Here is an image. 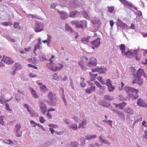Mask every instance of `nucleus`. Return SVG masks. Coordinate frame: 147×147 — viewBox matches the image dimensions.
I'll list each match as a JSON object with an SVG mask.
<instances>
[{"label":"nucleus","instance_id":"12","mask_svg":"<svg viewBox=\"0 0 147 147\" xmlns=\"http://www.w3.org/2000/svg\"><path fill=\"white\" fill-rule=\"evenodd\" d=\"M60 94H62V95H61V97L62 98V100L64 102L65 105L66 106L67 105V103L65 100L64 94V89L62 88H60Z\"/></svg>","mask_w":147,"mask_h":147},{"label":"nucleus","instance_id":"1","mask_svg":"<svg viewBox=\"0 0 147 147\" xmlns=\"http://www.w3.org/2000/svg\"><path fill=\"white\" fill-rule=\"evenodd\" d=\"M124 90L127 92L128 93V96L132 98L136 99L138 96L137 95L138 92V90L133 88H130L127 86H125L124 88Z\"/></svg>","mask_w":147,"mask_h":147},{"label":"nucleus","instance_id":"57","mask_svg":"<svg viewBox=\"0 0 147 147\" xmlns=\"http://www.w3.org/2000/svg\"><path fill=\"white\" fill-rule=\"evenodd\" d=\"M129 5L131 7L133 8L135 10H137V8L135 7L134 5L131 3H129L127 5Z\"/></svg>","mask_w":147,"mask_h":147},{"label":"nucleus","instance_id":"6","mask_svg":"<svg viewBox=\"0 0 147 147\" xmlns=\"http://www.w3.org/2000/svg\"><path fill=\"white\" fill-rule=\"evenodd\" d=\"M88 60V58L85 56H83L82 57L81 59V60L79 61L78 62V64L80 66V67L83 70H85L86 69V67L85 66V61L84 60Z\"/></svg>","mask_w":147,"mask_h":147},{"label":"nucleus","instance_id":"39","mask_svg":"<svg viewBox=\"0 0 147 147\" xmlns=\"http://www.w3.org/2000/svg\"><path fill=\"white\" fill-rule=\"evenodd\" d=\"M40 89L43 92H45L47 90V88L45 86H42L40 87Z\"/></svg>","mask_w":147,"mask_h":147},{"label":"nucleus","instance_id":"13","mask_svg":"<svg viewBox=\"0 0 147 147\" xmlns=\"http://www.w3.org/2000/svg\"><path fill=\"white\" fill-rule=\"evenodd\" d=\"M137 104L139 106L146 107L147 106V104L141 99H139L138 100L137 102Z\"/></svg>","mask_w":147,"mask_h":147},{"label":"nucleus","instance_id":"19","mask_svg":"<svg viewBox=\"0 0 147 147\" xmlns=\"http://www.w3.org/2000/svg\"><path fill=\"white\" fill-rule=\"evenodd\" d=\"M89 75L90 76V80L91 81H94L96 79V77L98 76V74H92L91 73V72L89 73Z\"/></svg>","mask_w":147,"mask_h":147},{"label":"nucleus","instance_id":"36","mask_svg":"<svg viewBox=\"0 0 147 147\" xmlns=\"http://www.w3.org/2000/svg\"><path fill=\"white\" fill-rule=\"evenodd\" d=\"M82 13L83 15H84V17L86 19H89V18L86 11H82Z\"/></svg>","mask_w":147,"mask_h":147},{"label":"nucleus","instance_id":"28","mask_svg":"<svg viewBox=\"0 0 147 147\" xmlns=\"http://www.w3.org/2000/svg\"><path fill=\"white\" fill-rule=\"evenodd\" d=\"M5 95L4 94H2L0 97V101L2 104H3L5 103L6 98H5Z\"/></svg>","mask_w":147,"mask_h":147},{"label":"nucleus","instance_id":"32","mask_svg":"<svg viewBox=\"0 0 147 147\" xmlns=\"http://www.w3.org/2000/svg\"><path fill=\"white\" fill-rule=\"evenodd\" d=\"M133 55V54L132 53L129 51H128L126 52L125 55V56L128 58H130L132 57Z\"/></svg>","mask_w":147,"mask_h":147},{"label":"nucleus","instance_id":"29","mask_svg":"<svg viewBox=\"0 0 147 147\" xmlns=\"http://www.w3.org/2000/svg\"><path fill=\"white\" fill-rule=\"evenodd\" d=\"M78 144L77 142H71L69 146V147H78Z\"/></svg>","mask_w":147,"mask_h":147},{"label":"nucleus","instance_id":"27","mask_svg":"<svg viewBox=\"0 0 147 147\" xmlns=\"http://www.w3.org/2000/svg\"><path fill=\"white\" fill-rule=\"evenodd\" d=\"M119 26L122 29L125 30H127V25L123 22H122Z\"/></svg>","mask_w":147,"mask_h":147},{"label":"nucleus","instance_id":"23","mask_svg":"<svg viewBox=\"0 0 147 147\" xmlns=\"http://www.w3.org/2000/svg\"><path fill=\"white\" fill-rule=\"evenodd\" d=\"M104 98L106 100L110 101L113 100L114 99V98L113 97L110 96L108 94L105 95L104 96Z\"/></svg>","mask_w":147,"mask_h":147},{"label":"nucleus","instance_id":"22","mask_svg":"<svg viewBox=\"0 0 147 147\" xmlns=\"http://www.w3.org/2000/svg\"><path fill=\"white\" fill-rule=\"evenodd\" d=\"M86 121L85 120H83L81 123H80L78 126L79 128H84V126L86 125Z\"/></svg>","mask_w":147,"mask_h":147},{"label":"nucleus","instance_id":"53","mask_svg":"<svg viewBox=\"0 0 147 147\" xmlns=\"http://www.w3.org/2000/svg\"><path fill=\"white\" fill-rule=\"evenodd\" d=\"M28 67H32L34 69H38V67H37L30 64H28Z\"/></svg>","mask_w":147,"mask_h":147},{"label":"nucleus","instance_id":"56","mask_svg":"<svg viewBox=\"0 0 147 147\" xmlns=\"http://www.w3.org/2000/svg\"><path fill=\"white\" fill-rule=\"evenodd\" d=\"M41 59H42V61H46L47 60L46 58V56L44 55H42L41 57Z\"/></svg>","mask_w":147,"mask_h":147},{"label":"nucleus","instance_id":"11","mask_svg":"<svg viewBox=\"0 0 147 147\" xmlns=\"http://www.w3.org/2000/svg\"><path fill=\"white\" fill-rule=\"evenodd\" d=\"M144 73V71L142 69H139L137 70L136 74H134V76L136 77L140 78Z\"/></svg>","mask_w":147,"mask_h":147},{"label":"nucleus","instance_id":"51","mask_svg":"<svg viewBox=\"0 0 147 147\" xmlns=\"http://www.w3.org/2000/svg\"><path fill=\"white\" fill-rule=\"evenodd\" d=\"M143 137L147 140V130L144 131V134L143 135Z\"/></svg>","mask_w":147,"mask_h":147},{"label":"nucleus","instance_id":"4","mask_svg":"<svg viewBox=\"0 0 147 147\" xmlns=\"http://www.w3.org/2000/svg\"><path fill=\"white\" fill-rule=\"evenodd\" d=\"M43 25L42 23L36 22L35 23L34 30L37 32H40L43 30Z\"/></svg>","mask_w":147,"mask_h":147},{"label":"nucleus","instance_id":"5","mask_svg":"<svg viewBox=\"0 0 147 147\" xmlns=\"http://www.w3.org/2000/svg\"><path fill=\"white\" fill-rule=\"evenodd\" d=\"M96 63L97 60L93 57H91L89 59L88 62L86 63V65L90 67L96 66Z\"/></svg>","mask_w":147,"mask_h":147},{"label":"nucleus","instance_id":"34","mask_svg":"<svg viewBox=\"0 0 147 147\" xmlns=\"http://www.w3.org/2000/svg\"><path fill=\"white\" fill-rule=\"evenodd\" d=\"M80 84L82 87H84L86 85L85 83H84V78H81Z\"/></svg>","mask_w":147,"mask_h":147},{"label":"nucleus","instance_id":"16","mask_svg":"<svg viewBox=\"0 0 147 147\" xmlns=\"http://www.w3.org/2000/svg\"><path fill=\"white\" fill-rule=\"evenodd\" d=\"M127 103L125 102H123L120 103L119 104H115V105L116 107H118L120 109H123V107L126 105Z\"/></svg>","mask_w":147,"mask_h":147},{"label":"nucleus","instance_id":"25","mask_svg":"<svg viewBox=\"0 0 147 147\" xmlns=\"http://www.w3.org/2000/svg\"><path fill=\"white\" fill-rule=\"evenodd\" d=\"M117 113L119 117L121 119H124L125 117L123 113L119 111H117L116 112Z\"/></svg>","mask_w":147,"mask_h":147},{"label":"nucleus","instance_id":"17","mask_svg":"<svg viewBox=\"0 0 147 147\" xmlns=\"http://www.w3.org/2000/svg\"><path fill=\"white\" fill-rule=\"evenodd\" d=\"M59 65L60 67H50V69L51 70L55 71H56L57 69H61L63 67V65L62 64H60Z\"/></svg>","mask_w":147,"mask_h":147},{"label":"nucleus","instance_id":"41","mask_svg":"<svg viewBox=\"0 0 147 147\" xmlns=\"http://www.w3.org/2000/svg\"><path fill=\"white\" fill-rule=\"evenodd\" d=\"M15 134L18 137H20L22 134V131H19L17 132H14Z\"/></svg>","mask_w":147,"mask_h":147},{"label":"nucleus","instance_id":"24","mask_svg":"<svg viewBox=\"0 0 147 147\" xmlns=\"http://www.w3.org/2000/svg\"><path fill=\"white\" fill-rule=\"evenodd\" d=\"M21 127V125L20 124H16L15 126V128L14 129V132H17L18 131H20V129Z\"/></svg>","mask_w":147,"mask_h":147},{"label":"nucleus","instance_id":"60","mask_svg":"<svg viewBox=\"0 0 147 147\" xmlns=\"http://www.w3.org/2000/svg\"><path fill=\"white\" fill-rule=\"evenodd\" d=\"M46 115L47 117L49 119H51L52 116L51 114H50L49 112H48L46 114Z\"/></svg>","mask_w":147,"mask_h":147},{"label":"nucleus","instance_id":"50","mask_svg":"<svg viewBox=\"0 0 147 147\" xmlns=\"http://www.w3.org/2000/svg\"><path fill=\"white\" fill-rule=\"evenodd\" d=\"M137 83L140 86L141 85L143 84V81L139 77V80L138 81Z\"/></svg>","mask_w":147,"mask_h":147},{"label":"nucleus","instance_id":"10","mask_svg":"<svg viewBox=\"0 0 147 147\" xmlns=\"http://www.w3.org/2000/svg\"><path fill=\"white\" fill-rule=\"evenodd\" d=\"M1 60L3 62L8 63H14V61L10 58L6 57H4Z\"/></svg>","mask_w":147,"mask_h":147},{"label":"nucleus","instance_id":"31","mask_svg":"<svg viewBox=\"0 0 147 147\" xmlns=\"http://www.w3.org/2000/svg\"><path fill=\"white\" fill-rule=\"evenodd\" d=\"M107 71V69L106 68H102L100 67L98 68V72L100 73L104 74Z\"/></svg>","mask_w":147,"mask_h":147},{"label":"nucleus","instance_id":"2","mask_svg":"<svg viewBox=\"0 0 147 147\" xmlns=\"http://www.w3.org/2000/svg\"><path fill=\"white\" fill-rule=\"evenodd\" d=\"M47 96L50 101L46 100V102L49 105L53 106L56 105L57 99L56 96V94L51 92H50L48 94Z\"/></svg>","mask_w":147,"mask_h":147},{"label":"nucleus","instance_id":"37","mask_svg":"<svg viewBox=\"0 0 147 147\" xmlns=\"http://www.w3.org/2000/svg\"><path fill=\"white\" fill-rule=\"evenodd\" d=\"M115 87L113 86L112 85L109 86V87H108V89L109 91L113 92L114 90H115Z\"/></svg>","mask_w":147,"mask_h":147},{"label":"nucleus","instance_id":"7","mask_svg":"<svg viewBox=\"0 0 147 147\" xmlns=\"http://www.w3.org/2000/svg\"><path fill=\"white\" fill-rule=\"evenodd\" d=\"M100 38H98L94 41H92L91 42L92 46V48L94 49L95 47L98 48V46L100 45Z\"/></svg>","mask_w":147,"mask_h":147},{"label":"nucleus","instance_id":"30","mask_svg":"<svg viewBox=\"0 0 147 147\" xmlns=\"http://www.w3.org/2000/svg\"><path fill=\"white\" fill-rule=\"evenodd\" d=\"M14 65L16 67V69L17 70H19L22 68V66L21 65L17 63H16Z\"/></svg>","mask_w":147,"mask_h":147},{"label":"nucleus","instance_id":"20","mask_svg":"<svg viewBox=\"0 0 147 147\" xmlns=\"http://www.w3.org/2000/svg\"><path fill=\"white\" fill-rule=\"evenodd\" d=\"M69 127L72 128L73 130H76L78 129L77 125L75 123H72L69 125Z\"/></svg>","mask_w":147,"mask_h":147},{"label":"nucleus","instance_id":"15","mask_svg":"<svg viewBox=\"0 0 147 147\" xmlns=\"http://www.w3.org/2000/svg\"><path fill=\"white\" fill-rule=\"evenodd\" d=\"M124 111L126 113H128L129 115H132L134 113V112L131 108L128 107L124 109Z\"/></svg>","mask_w":147,"mask_h":147},{"label":"nucleus","instance_id":"35","mask_svg":"<svg viewBox=\"0 0 147 147\" xmlns=\"http://www.w3.org/2000/svg\"><path fill=\"white\" fill-rule=\"evenodd\" d=\"M78 12L77 11H73L70 13V16L71 17L74 18L77 15V13Z\"/></svg>","mask_w":147,"mask_h":147},{"label":"nucleus","instance_id":"47","mask_svg":"<svg viewBox=\"0 0 147 147\" xmlns=\"http://www.w3.org/2000/svg\"><path fill=\"white\" fill-rule=\"evenodd\" d=\"M39 121L41 123H43L46 121L45 119L42 117H39Z\"/></svg>","mask_w":147,"mask_h":147},{"label":"nucleus","instance_id":"62","mask_svg":"<svg viewBox=\"0 0 147 147\" xmlns=\"http://www.w3.org/2000/svg\"><path fill=\"white\" fill-rule=\"evenodd\" d=\"M51 38V37L49 35H47V40H47V42H50Z\"/></svg>","mask_w":147,"mask_h":147},{"label":"nucleus","instance_id":"40","mask_svg":"<svg viewBox=\"0 0 147 147\" xmlns=\"http://www.w3.org/2000/svg\"><path fill=\"white\" fill-rule=\"evenodd\" d=\"M2 24L5 26H11L12 25V23L10 22H4L2 23Z\"/></svg>","mask_w":147,"mask_h":147},{"label":"nucleus","instance_id":"26","mask_svg":"<svg viewBox=\"0 0 147 147\" xmlns=\"http://www.w3.org/2000/svg\"><path fill=\"white\" fill-rule=\"evenodd\" d=\"M65 28L66 30L67 31H70L71 32L74 31L72 28L67 24H65Z\"/></svg>","mask_w":147,"mask_h":147},{"label":"nucleus","instance_id":"43","mask_svg":"<svg viewBox=\"0 0 147 147\" xmlns=\"http://www.w3.org/2000/svg\"><path fill=\"white\" fill-rule=\"evenodd\" d=\"M4 118V116H0V124L2 125H3L4 124V122L3 121Z\"/></svg>","mask_w":147,"mask_h":147},{"label":"nucleus","instance_id":"58","mask_svg":"<svg viewBox=\"0 0 147 147\" xmlns=\"http://www.w3.org/2000/svg\"><path fill=\"white\" fill-rule=\"evenodd\" d=\"M109 125L111 127H112V121L110 120H107L106 123Z\"/></svg>","mask_w":147,"mask_h":147},{"label":"nucleus","instance_id":"54","mask_svg":"<svg viewBox=\"0 0 147 147\" xmlns=\"http://www.w3.org/2000/svg\"><path fill=\"white\" fill-rule=\"evenodd\" d=\"M136 78L133 80V81L132 83L133 84H134L136 83H138V80H139V77H136Z\"/></svg>","mask_w":147,"mask_h":147},{"label":"nucleus","instance_id":"44","mask_svg":"<svg viewBox=\"0 0 147 147\" xmlns=\"http://www.w3.org/2000/svg\"><path fill=\"white\" fill-rule=\"evenodd\" d=\"M106 84L107 87H109L112 85L110 80L109 79H107L106 80Z\"/></svg>","mask_w":147,"mask_h":147},{"label":"nucleus","instance_id":"45","mask_svg":"<svg viewBox=\"0 0 147 147\" xmlns=\"http://www.w3.org/2000/svg\"><path fill=\"white\" fill-rule=\"evenodd\" d=\"M120 1L125 6H127V5L129 4V3L125 0H120Z\"/></svg>","mask_w":147,"mask_h":147},{"label":"nucleus","instance_id":"52","mask_svg":"<svg viewBox=\"0 0 147 147\" xmlns=\"http://www.w3.org/2000/svg\"><path fill=\"white\" fill-rule=\"evenodd\" d=\"M120 50H125V47L124 44H121L120 46Z\"/></svg>","mask_w":147,"mask_h":147},{"label":"nucleus","instance_id":"46","mask_svg":"<svg viewBox=\"0 0 147 147\" xmlns=\"http://www.w3.org/2000/svg\"><path fill=\"white\" fill-rule=\"evenodd\" d=\"M107 8L108 9V10H109V11L110 13H111L114 10V7H109L108 6L107 7Z\"/></svg>","mask_w":147,"mask_h":147},{"label":"nucleus","instance_id":"42","mask_svg":"<svg viewBox=\"0 0 147 147\" xmlns=\"http://www.w3.org/2000/svg\"><path fill=\"white\" fill-rule=\"evenodd\" d=\"M27 16L28 19L30 18H36L37 16L36 15H34L32 14H28L27 15Z\"/></svg>","mask_w":147,"mask_h":147},{"label":"nucleus","instance_id":"61","mask_svg":"<svg viewBox=\"0 0 147 147\" xmlns=\"http://www.w3.org/2000/svg\"><path fill=\"white\" fill-rule=\"evenodd\" d=\"M7 141V142H5V143L8 144H11L13 143L12 141L10 140H8Z\"/></svg>","mask_w":147,"mask_h":147},{"label":"nucleus","instance_id":"14","mask_svg":"<svg viewBox=\"0 0 147 147\" xmlns=\"http://www.w3.org/2000/svg\"><path fill=\"white\" fill-rule=\"evenodd\" d=\"M95 87L94 86L88 87L86 90V92L90 94L92 91H95Z\"/></svg>","mask_w":147,"mask_h":147},{"label":"nucleus","instance_id":"9","mask_svg":"<svg viewBox=\"0 0 147 147\" xmlns=\"http://www.w3.org/2000/svg\"><path fill=\"white\" fill-rule=\"evenodd\" d=\"M58 12L60 14V17L62 19L65 20L68 17V14L65 11L57 10Z\"/></svg>","mask_w":147,"mask_h":147},{"label":"nucleus","instance_id":"8","mask_svg":"<svg viewBox=\"0 0 147 147\" xmlns=\"http://www.w3.org/2000/svg\"><path fill=\"white\" fill-rule=\"evenodd\" d=\"M40 108L41 109V112L43 114H45L47 110V106L43 102H39Z\"/></svg>","mask_w":147,"mask_h":147},{"label":"nucleus","instance_id":"21","mask_svg":"<svg viewBox=\"0 0 147 147\" xmlns=\"http://www.w3.org/2000/svg\"><path fill=\"white\" fill-rule=\"evenodd\" d=\"M20 23L16 22H14L13 24V27L15 29H18L19 30L21 29V27L19 25Z\"/></svg>","mask_w":147,"mask_h":147},{"label":"nucleus","instance_id":"64","mask_svg":"<svg viewBox=\"0 0 147 147\" xmlns=\"http://www.w3.org/2000/svg\"><path fill=\"white\" fill-rule=\"evenodd\" d=\"M30 115L31 117H33L35 116V113L33 111H31V112H30Z\"/></svg>","mask_w":147,"mask_h":147},{"label":"nucleus","instance_id":"33","mask_svg":"<svg viewBox=\"0 0 147 147\" xmlns=\"http://www.w3.org/2000/svg\"><path fill=\"white\" fill-rule=\"evenodd\" d=\"M31 94L35 98H37L38 97L37 95L36 94V91L32 88H31Z\"/></svg>","mask_w":147,"mask_h":147},{"label":"nucleus","instance_id":"63","mask_svg":"<svg viewBox=\"0 0 147 147\" xmlns=\"http://www.w3.org/2000/svg\"><path fill=\"white\" fill-rule=\"evenodd\" d=\"M142 124L145 127H147V122H146L145 121H143Z\"/></svg>","mask_w":147,"mask_h":147},{"label":"nucleus","instance_id":"49","mask_svg":"<svg viewBox=\"0 0 147 147\" xmlns=\"http://www.w3.org/2000/svg\"><path fill=\"white\" fill-rule=\"evenodd\" d=\"M30 123L32 126L33 127H35L37 125V124L33 120L31 121Z\"/></svg>","mask_w":147,"mask_h":147},{"label":"nucleus","instance_id":"38","mask_svg":"<svg viewBox=\"0 0 147 147\" xmlns=\"http://www.w3.org/2000/svg\"><path fill=\"white\" fill-rule=\"evenodd\" d=\"M82 42H84V43H85L86 42H90L89 40V38H82L81 40Z\"/></svg>","mask_w":147,"mask_h":147},{"label":"nucleus","instance_id":"55","mask_svg":"<svg viewBox=\"0 0 147 147\" xmlns=\"http://www.w3.org/2000/svg\"><path fill=\"white\" fill-rule=\"evenodd\" d=\"M98 138L100 142L101 143H102L103 142L104 140H103L102 139V135H100V136H99Z\"/></svg>","mask_w":147,"mask_h":147},{"label":"nucleus","instance_id":"59","mask_svg":"<svg viewBox=\"0 0 147 147\" xmlns=\"http://www.w3.org/2000/svg\"><path fill=\"white\" fill-rule=\"evenodd\" d=\"M138 50H134L133 52V53H132L133 54V56L134 57L136 56H137V53L138 51Z\"/></svg>","mask_w":147,"mask_h":147},{"label":"nucleus","instance_id":"48","mask_svg":"<svg viewBox=\"0 0 147 147\" xmlns=\"http://www.w3.org/2000/svg\"><path fill=\"white\" fill-rule=\"evenodd\" d=\"M5 108L6 109L9 111H11L12 110L9 108V104L7 103H5Z\"/></svg>","mask_w":147,"mask_h":147},{"label":"nucleus","instance_id":"18","mask_svg":"<svg viewBox=\"0 0 147 147\" xmlns=\"http://www.w3.org/2000/svg\"><path fill=\"white\" fill-rule=\"evenodd\" d=\"M96 135H88L86 136L85 139L86 140H92L94 138H96Z\"/></svg>","mask_w":147,"mask_h":147},{"label":"nucleus","instance_id":"3","mask_svg":"<svg viewBox=\"0 0 147 147\" xmlns=\"http://www.w3.org/2000/svg\"><path fill=\"white\" fill-rule=\"evenodd\" d=\"M71 23L72 25H75L76 27L77 28H80L84 29L87 27V23L85 20L72 21Z\"/></svg>","mask_w":147,"mask_h":147}]
</instances>
